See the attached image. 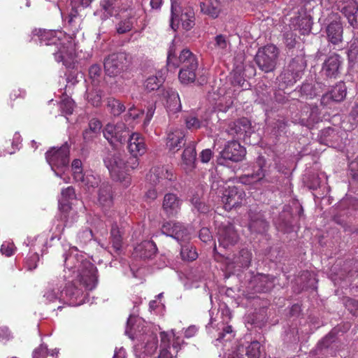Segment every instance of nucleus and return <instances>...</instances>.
I'll return each mask as SVG.
<instances>
[{
	"instance_id": "nucleus-1",
	"label": "nucleus",
	"mask_w": 358,
	"mask_h": 358,
	"mask_svg": "<svg viewBox=\"0 0 358 358\" xmlns=\"http://www.w3.org/2000/svg\"><path fill=\"white\" fill-rule=\"evenodd\" d=\"M64 264L69 269L78 268L77 279L66 285L64 293L71 303H76L86 290L93 289L97 283L96 267L87 260L79 262L76 255L68 254Z\"/></svg>"
},
{
	"instance_id": "nucleus-2",
	"label": "nucleus",
	"mask_w": 358,
	"mask_h": 358,
	"mask_svg": "<svg viewBox=\"0 0 358 358\" xmlns=\"http://www.w3.org/2000/svg\"><path fill=\"white\" fill-rule=\"evenodd\" d=\"M33 35L37 36L41 44L47 47L46 51L54 55L57 62H62L66 68L74 63L71 41L65 33L59 30L35 29Z\"/></svg>"
},
{
	"instance_id": "nucleus-3",
	"label": "nucleus",
	"mask_w": 358,
	"mask_h": 358,
	"mask_svg": "<svg viewBox=\"0 0 358 358\" xmlns=\"http://www.w3.org/2000/svg\"><path fill=\"white\" fill-rule=\"evenodd\" d=\"M198 65L196 56L189 49L182 50L179 56H177L174 45L169 47L166 66L169 70H175L181 66L178 73V79L182 83L189 84L195 81Z\"/></svg>"
},
{
	"instance_id": "nucleus-4",
	"label": "nucleus",
	"mask_w": 358,
	"mask_h": 358,
	"mask_svg": "<svg viewBox=\"0 0 358 358\" xmlns=\"http://www.w3.org/2000/svg\"><path fill=\"white\" fill-rule=\"evenodd\" d=\"M161 231L162 234L175 238L180 243V256L182 260L192 262L197 258L196 249L189 243H182L190 239L189 234L185 225L180 222H166L162 224Z\"/></svg>"
},
{
	"instance_id": "nucleus-5",
	"label": "nucleus",
	"mask_w": 358,
	"mask_h": 358,
	"mask_svg": "<svg viewBox=\"0 0 358 358\" xmlns=\"http://www.w3.org/2000/svg\"><path fill=\"white\" fill-rule=\"evenodd\" d=\"M104 164L113 180L122 183L125 187H128L131 184V177L126 172L125 161L122 154L119 152L108 153L104 159Z\"/></svg>"
},
{
	"instance_id": "nucleus-6",
	"label": "nucleus",
	"mask_w": 358,
	"mask_h": 358,
	"mask_svg": "<svg viewBox=\"0 0 358 358\" xmlns=\"http://www.w3.org/2000/svg\"><path fill=\"white\" fill-rule=\"evenodd\" d=\"M279 53V49L275 45H266L258 49L255 57V62L262 71L272 72L275 69Z\"/></svg>"
},
{
	"instance_id": "nucleus-7",
	"label": "nucleus",
	"mask_w": 358,
	"mask_h": 358,
	"mask_svg": "<svg viewBox=\"0 0 358 358\" xmlns=\"http://www.w3.org/2000/svg\"><path fill=\"white\" fill-rule=\"evenodd\" d=\"M171 24L172 28L175 22L178 24L180 22L182 27L186 31L190 30L195 25V14L194 9L190 7H185L181 8L176 0H171Z\"/></svg>"
},
{
	"instance_id": "nucleus-8",
	"label": "nucleus",
	"mask_w": 358,
	"mask_h": 358,
	"mask_svg": "<svg viewBox=\"0 0 358 358\" xmlns=\"http://www.w3.org/2000/svg\"><path fill=\"white\" fill-rule=\"evenodd\" d=\"M130 64L129 57L125 52L113 53L104 60L106 73L110 77H115L128 69Z\"/></svg>"
},
{
	"instance_id": "nucleus-9",
	"label": "nucleus",
	"mask_w": 358,
	"mask_h": 358,
	"mask_svg": "<svg viewBox=\"0 0 358 358\" xmlns=\"http://www.w3.org/2000/svg\"><path fill=\"white\" fill-rule=\"evenodd\" d=\"M46 160L52 169H63L69 164V148L65 144L59 148H52L45 154Z\"/></svg>"
},
{
	"instance_id": "nucleus-10",
	"label": "nucleus",
	"mask_w": 358,
	"mask_h": 358,
	"mask_svg": "<svg viewBox=\"0 0 358 358\" xmlns=\"http://www.w3.org/2000/svg\"><path fill=\"white\" fill-rule=\"evenodd\" d=\"M246 194L243 188L236 186H229L224 189L222 196V202L226 210L229 211L243 204Z\"/></svg>"
},
{
	"instance_id": "nucleus-11",
	"label": "nucleus",
	"mask_w": 358,
	"mask_h": 358,
	"mask_svg": "<svg viewBox=\"0 0 358 358\" xmlns=\"http://www.w3.org/2000/svg\"><path fill=\"white\" fill-rule=\"evenodd\" d=\"M103 134L111 145H115L116 143H124L129 136V129L123 122L106 124L103 130Z\"/></svg>"
},
{
	"instance_id": "nucleus-12",
	"label": "nucleus",
	"mask_w": 358,
	"mask_h": 358,
	"mask_svg": "<svg viewBox=\"0 0 358 358\" xmlns=\"http://www.w3.org/2000/svg\"><path fill=\"white\" fill-rule=\"evenodd\" d=\"M148 180L155 185H161L166 188L170 182L175 180L176 177L171 170L164 166L152 167L148 175Z\"/></svg>"
},
{
	"instance_id": "nucleus-13",
	"label": "nucleus",
	"mask_w": 358,
	"mask_h": 358,
	"mask_svg": "<svg viewBox=\"0 0 358 358\" xmlns=\"http://www.w3.org/2000/svg\"><path fill=\"white\" fill-rule=\"evenodd\" d=\"M329 17L332 19L326 28L328 41L334 45L339 44L343 41V27L338 13H331Z\"/></svg>"
},
{
	"instance_id": "nucleus-14",
	"label": "nucleus",
	"mask_w": 358,
	"mask_h": 358,
	"mask_svg": "<svg viewBox=\"0 0 358 358\" xmlns=\"http://www.w3.org/2000/svg\"><path fill=\"white\" fill-rule=\"evenodd\" d=\"M217 236L220 245L224 248L235 245L238 241V233L230 222L222 224L218 227Z\"/></svg>"
},
{
	"instance_id": "nucleus-15",
	"label": "nucleus",
	"mask_w": 358,
	"mask_h": 358,
	"mask_svg": "<svg viewBox=\"0 0 358 358\" xmlns=\"http://www.w3.org/2000/svg\"><path fill=\"white\" fill-rule=\"evenodd\" d=\"M181 160V167L186 173H192L196 169V152L194 141H191L185 146Z\"/></svg>"
},
{
	"instance_id": "nucleus-16",
	"label": "nucleus",
	"mask_w": 358,
	"mask_h": 358,
	"mask_svg": "<svg viewBox=\"0 0 358 358\" xmlns=\"http://www.w3.org/2000/svg\"><path fill=\"white\" fill-rule=\"evenodd\" d=\"M246 153L245 148L241 145L237 141H229L221 152L222 157L232 162L241 161Z\"/></svg>"
},
{
	"instance_id": "nucleus-17",
	"label": "nucleus",
	"mask_w": 358,
	"mask_h": 358,
	"mask_svg": "<svg viewBox=\"0 0 358 358\" xmlns=\"http://www.w3.org/2000/svg\"><path fill=\"white\" fill-rule=\"evenodd\" d=\"M275 277L270 274L258 273L254 276L252 283L255 292L266 293L274 287Z\"/></svg>"
},
{
	"instance_id": "nucleus-18",
	"label": "nucleus",
	"mask_w": 358,
	"mask_h": 358,
	"mask_svg": "<svg viewBox=\"0 0 358 358\" xmlns=\"http://www.w3.org/2000/svg\"><path fill=\"white\" fill-rule=\"evenodd\" d=\"M182 200L175 194L167 193L162 202V210L169 217L176 216L181 208Z\"/></svg>"
},
{
	"instance_id": "nucleus-19",
	"label": "nucleus",
	"mask_w": 358,
	"mask_h": 358,
	"mask_svg": "<svg viewBox=\"0 0 358 358\" xmlns=\"http://www.w3.org/2000/svg\"><path fill=\"white\" fill-rule=\"evenodd\" d=\"M320 120V110L317 106L306 105L302 109L299 124L310 127Z\"/></svg>"
},
{
	"instance_id": "nucleus-20",
	"label": "nucleus",
	"mask_w": 358,
	"mask_h": 358,
	"mask_svg": "<svg viewBox=\"0 0 358 358\" xmlns=\"http://www.w3.org/2000/svg\"><path fill=\"white\" fill-rule=\"evenodd\" d=\"M343 61L338 54L330 55L324 62L322 72L329 78H336L340 73Z\"/></svg>"
},
{
	"instance_id": "nucleus-21",
	"label": "nucleus",
	"mask_w": 358,
	"mask_h": 358,
	"mask_svg": "<svg viewBox=\"0 0 358 358\" xmlns=\"http://www.w3.org/2000/svg\"><path fill=\"white\" fill-rule=\"evenodd\" d=\"M127 148L133 156H142L146 152L147 148L144 137L139 133H132L129 136Z\"/></svg>"
},
{
	"instance_id": "nucleus-22",
	"label": "nucleus",
	"mask_w": 358,
	"mask_h": 358,
	"mask_svg": "<svg viewBox=\"0 0 358 358\" xmlns=\"http://www.w3.org/2000/svg\"><path fill=\"white\" fill-rule=\"evenodd\" d=\"M185 133L184 130L176 129L167 135L166 146L169 150L176 152L185 145Z\"/></svg>"
},
{
	"instance_id": "nucleus-23",
	"label": "nucleus",
	"mask_w": 358,
	"mask_h": 358,
	"mask_svg": "<svg viewBox=\"0 0 358 358\" xmlns=\"http://www.w3.org/2000/svg\"><path fill=\"white\" fill-rule=\"evenodd\" d=\"M250 121L247 117H241L236 121L229 122L227 132L229 135L234 136L235 135H242L250 133Z\"/></svg>"
},
{
	"instance_id": "nucleus-24",
	"label": "nucleus",
	"mask_w": 358,
	"mask_h": 358,
	"mask_svg": "<svg viewBox=\"0 0 358 358\" xmlns=\"http://www.w3.org/2000/svg\"><path fill=\"white\" fill-rule=\"evenodd\" d=\"M341 13L347 18L348 23L354 28H358V3L350 1L340 8Z\"/></svg>"
},
{
	"instance_id": "nucleus-25",
	"label": "nucleus",
	"mask_w": 358,
	"mask_h": 358,
	"mask_svg": "<svg viewBox=\"0 0 358 358\" xmlns=\"http://www.w3.org/2000/svg\"><path fill=\"white\" fill-rule=\"evenodd\" d=\"M238 182L245 185H254L258 182H268L265 179V171L263 169V165L258 163V169L254 171L251 174L241 175L238 178Z\"/></svg>"
},
{
	"instance_id": "nucleus-26",
	"label": "nucleus",
	"mask_w": 358,
	"mask_h": 358,
	"mask_svg": "<svg viewBox=\"0 0 358 358\" xmlns=\"http://www.w3.org/2000/svg\"><path fill=\"white\" fill-rule=\"evenodd\" d=\"M225 6L226 5L217 0H209L208 3L201 2L200 3L201 12L213 19L219 16Z\"/></svg>"
},
{
	"instance_id": "nucleus-27",
	"label": "nucleus",
	"mask_w": 358,
	"mask_h": 358,
	"mask_svg": "<svg viewBox=\"0 0 358 358\" xmlns=\"http://www.w3.org/2000/svg\"><path fill=\"white\" fill-rule=\"evenodd\" d=\"M225 6L226 5L217 0H209L208 3L201 2L200 3L201 12L213 19L219 16Z\"/></svg>"
},
{
	"instance_id": "nucleus-28",
	"label": "nucleus",
	"mask_w": 358,
	"mask_h": 358,
	"mask_svg": "<svg viewBox=\"0 0 358 358\" xmlns=\"http://www.w3.org/2000/svg\"><path fill=\"white\" fill-rule=\"evenodd\" d=\"M164 96L166 99V108L169 112L177 113L181 110L180 100L176 91L169 89L164 92Z\"/></svg>"
},
{
	"instance_id": "nucleus-29",
	"label": "nucleus",
	"mask_w": 358,
	"mask_h": 358,
	"mask_svg": "<svg viewBox=\"0 0 358 358\" xmlns=\"http://www.w3.org/2000/svg\"><path fill=\"white\" fill-rule=\"evenodd\" d=\"M250 221L249 227L251 231L257 233H264L268 231L269 227L268 222L265 220L263 215L258 213L254 215H250Z\"/></svg>"
},
{
	"instance_id": "nucleus-30",
	"label": "nucleus",
	"mask_w": 358,
	"mask_h": 358,
	"mask_svg": "<svg viewBox=\"0 0 358 358\" xmlns=\"http://www.w3.org/2000/svg\"><path fill=\"white\" fill-rule=\"evenodd\" d=\"M99 202L104 208H110L113 203L111 194V187L108 184H102L99 189Z\"/></svg>"
},
{
	"instance_id": "nucleus-31",
	"label": "nucleus",
	"mask_w": 358,
	"mask_h": 358,
	"mask_svg": "<svg viewBox=\"0 0 358 358\" xmlns=\"http://www.w3.org/2000/svg\"><path fill=\"white\" fill-rule=\"evenodd\" d=\"M65 25L73 33H76L78 31L80 27V17L78 10L75 8H72L69 13L63 17Z\"/></svg>"
},
{
	"instance_id": "nucleus-32",
	"label": "nucleus",
	"mask_w": 358,
	"mask_h": 358,
	"mask_svg": "<svg viewBox=\"0 0 358 358\" xmlns=\"http://www.w3.org/2000/svg\"><path fill=\"white\" fill-rule=\"evenodd\" d=\"M252 253L248 249H242L234 256L233 263L239 268H248L252 261Z\"/></svg>"
},
{
	"instance_id": "nucleus-33",
	"label": "nucleus",
	"mask_w": 358,
	"mask_h": 358,
	"mask_svg": "<svg viewBox=\"0 0 358 358\" xmlns=\"http://www.w3.org/2000/svg\"><path fill=\"white\" fill-rule=\"evenodd\" d=\"M103 91L99 87H94L86 93L87 102L94 107H99L102 104Z\"/></svg>"
},
{
	"instance_id": "nucleus-34",
	"label": "nucleus",
	"mask_w": 358,
	"mask_h": 358,
	"mask_svg": "<svg viewBox=\"0 0 358 358\" xmlns=\"http://www.w3.org/2000/svg\"><path fill=\"white\" fill-rule=\"evenodd\" d=\"M141 258H151L157 252L156 245L153 241H145L137 249Z\"/></svg>"
},
{
	"instance_id": "nucleus-35",
	"label": "nucleus",
	"mask_w": 358,
	"mask_h": 358,
	"mask_svg": "<svg viewBox=\"0 0 358 358\" xmlns=\"http://www.w3.org/2000/svg\"><path fill=\"white\" fill-rule=\"evenodd\" d=\"M110 242L115 252L119 253L122 247V236L117 224H113L111 227Z\"/></svg>"
},
{
	"instance_id": "nucleus-36",
	"label": "nucleus",
	"mask_w": 358,
	"mask_h": 358,
	"mask_svg": "<svg viewBox=\"0 0 358 358\" xmlns=\"http://www.w3.org/2000/svg\"><path fill=\"white\" fill-rule=\"evenodd\" d=\"M106 106L110 113L114 116H119L126 109L123 103L113 97H109L107 99Z\"/></svg>"
},
{
	"instance_id": "nucleus-37",
	"label": "nucleus",
	"mask_w": 358,
	"mask_h": 358,
	"mask_svg": "<svg viewBox=\"0 0 358 358\" xmlns=\"http://www.w3.org/2000/svg\"><path fill=\"white\" fill-rule=\"evenodd\" d=\"M347 88L344 83L341 82L336 84L329 92L331 93L334 102H341L346 96Z\"/></svg>"
},
{
	"instance_id": "nucleus-38",
	"label": "nucleus",
	"mask_w": 358,
	"mask_h": 358,
	"mask_svg": "<svg viewBox=\"0 0 358 358\" xmlns=\"http://www.w3.org/2000/svg\"><path fill=\"white\" fill-rule=\"evenodd\" d=\"M59 107L62 112L66 115H71L73 112L75 102L71 97L67 96L66 92L62 94Z\"/></svg>"
},
{
	"instance_id": "nucleus-39",
	"label": "nucleus",
	"mask_w": 358,
	"mask_h": 358,
	"mask_svg": "<svg viewBox=\"0 0 358 358\" xmlns=\"http://www.w3.org/2000/svg\"><path fill=\"white\" fill-rule=\"evenodd\" d=\"M281 80L286 86H292L301 78L300 70H297V72H291L288 70H285L280 75Z\"/></svg>"
},
{
	"instance_id": "nucleus-40",
	"label": "nucleus",
	"mask_w": 358,
	"mask_h": 358,
	"mask_svg": "<svg viewBox=\"0 0 358 358\" xmlns=\"http://www.w3.org/2000/svg\"><path fill=\"white\" fill-rule=\"evenodd\" d=\"M164 80L162 77L150 76L146 79L144 85L148 92L157 90L162 86Z\"/></svg>"
},
{
	"instance_id": "nucleus-41",
	"label": "nucleus",
	"mask_w": 358,
	"mask_h": 358,
	"mask_svg": "<svg viewBox=\"0 0 358 358\" xmlns=\"http://www.w3.org/2000/svg\"><path fill=\"white\" fill-rule=\"evenodd\" d=\"M88 73L93 85L98 84L102 75L101 66L96 64L92 65L89 69Z\"/></svg>"
},
{
	"instance_id": "nucleus-42",
	"label": "nucleus",
	"mask_w": 358,
	"mask_h": 358,
	"mask_svg": "<svg viewBox=\"0 0 358 358\" xmlns=\"http://www.w3.org/2000/svg\"><path fill=\"white\" fill-rule=\"evenodd\" d=\"M134 24L131 17L126 18L120 21L116 24V31L119 34H124L130 31L133 28Z\"/></svg>"
},
{
	"instance_id": "nucleus-43",
	"label": "nucleus",
	"mask_w": 358,
	"mask_h": 358,
	"mask_svg": "<svg viewBox=\"0 0 358 358\" xmlns=\"http://www.w3.org/2000/svg\"><path fill=\"white\" fill-rule=\"evenodd\" d=\"M184 120L187 129L191 131L197 130L203 126V122L194 115H187Z\"/></svg>"
},
{
	"instance_id": "nucleus-44",
	"label": "nucleus",
	"mask_w": 358,
	"mask_h": 358,
	"mask_svg": "<svg viewBox=\"0 0 358 358\" xmlns=\"http://www.w3.org/2000/svg\"><path fill=\"white\" fill-rule=\"evenodd\" d=\"M245 354L249 358H259L260 355V343L258 341L252 342L246 348Z\"/></svg>"
},
{
	"instance_id": "nucleus-45",
	"label": "nucleus",
	"mask_w": 358,
	"mask_h": 358,
	"mask_svg": "<svg viewBox=\"0 0 358 358\" xmlns=\"http://www.w3.org/2000/svg\"><path fill=\"white\" fill-rule=\"evenodd\" d=\"M191 203L197 211L201 213L206 214L210 211V206L202 202L198 196H194L191 199Z\"/></svg>"
},
{
	"instance_id": "nucleus-46",
	"label": "nucleus",
	"mask_w": 358,
	"mask_h": 358,
	"mask_svg": "<svg viewBox=\"0 0 358 358\" xmlns=\"http://www.w3.org/2000/svg\"><path fill=\"white\" fill-rule=\"evenodd\" d=\"M76 182H80L81 185L86 187L87 189L94 187L98 185V181L93 175H86L83 173V178L81 180H75Z\"/></svg>"
},
{
	"instance_id": "nucleus-47",
	"label": "nucleus",
	"mask_w": 358,
	"mask_h": 358,
	"mask_svg": "<svg viewBox=\"0 0 358 358\" xmlns=\"http://www.w3.org/2000/svg\"><path fill=\"white\" fill-rule=\"evenodd\" d=\"M71 167L74 180H81L83 178L81 160L78 159H74L71 164Z\"/></svg>"
},
{
	"instance_id": "nucleus-48",
	"label": "nucleus",
	"mask_w": 358,
	"mask_h": 358,
	"mask_svg": "<svg viewBox=\"0 0 358 358\" xmlns=\"http://www.w3.org/2000/svg\"><path fill=\"white\" fill-rule=\"evenodd\" d=\"M160 337V350H169L171 345L172 335H169L165 331H162L159 334Z\"/></svg>"
},
{
	"instance_id": "nucleus-49",
	"label": "nucleus",
	"mask_w": 358,
	"mask_h": 358,
	"mask_svg": "<svg viewBox=\"0 0 358 358\" xmlns=\"http://www.w3.org/2000/svg\"><path fill=\"white\" fill-rule=\"evenodd\" d=\"M299 27L302 34H306L309 33L312 28V22L310 17H301L299 21Z\"/></svg>"
},
{
	"instance_id": "nucleus-50",
	"label": "nucleus",
	"mask_w": 358,
	"mask_h": 358,
	"mask_svg": "<svg viewBox=\"0 0 358 358\" xmlns=\"http://www.w3.org/2000/svg\"><path fill=\"white\" fill-rule=\"evenodd\" d=\"M143 110H139L136 108L134 106L130 107L124 115L125 121H129L130 120H135L141 117L143 114Z\"/></svg>"
},
{
	"instance_id": "nucleus-51",
	"label": "nucleus",
	"mask_w": 358,
	"mask_h": 358,
	"mask_svg": "<svg viewBox=\"0 0 358 358\" xmlns=\"http://www.w3.org/2000/svg\"><path fill=\"white\" fill-rule=\"evenodd\" d=\"M156 110L155 103H150L146 108L145 117L143 123V127L146 128L150 123Z\"/></svg>"
},
{
	"instance_id": "nucleus-52",
	"label": "nucleus",
	"mask_w": 358,
	"mask_h": 358,
	"mask_svg": "<svg viewBox=\"0 0 358 358\" xmlns=\"http://www.w3.org/2000/svg\"><path fill=\"white\" fill-rule=\"evenodd\" d=\"M229 43L227 36L223 34H218L215 37V47L219 50H226Z\"/></svg>"
},
{
	"instance_id": "nucleus-53",
	"label": "nucleus",
	"mask_w": 358,
	"mask_h": 358,
	"mask_svg": "<svg viewBox=\"0 0 358 358\" xmlns=\"http://www.w3.org/2000/svg\"><path fill=\"white\" fill-rule=\"evenodd\" d=\"M62 198L60 200L68 201L73 200L76 198L75 189L73 187L69 186L62 191Z\"/></svg>"
},
{
	"instance_id": "nucleus-54",
	"label": "nucleus",
	"mask_w": 358,
	"mask_h": 358,
	"mask_svg": "<svg viewBox=\"0 0 358 358\" xmlns=\"http://www.w3.org/2000/svg\"><path fill=\"white\" fill-rule=\"evenodd\" d=\"M349 172L353 180H358V156L349 164Z\"/></svg>"
},
{
	"instance_id": "nucleus-55",
	"label": "nucleus",
	"mask_w": 358,
	"mask_h": 358,
	"mask_svg": "<svg viewBox=\"0 0 358 358\" xmlns=\"http://www.w3.org/2000/svg\"><path fill=\"white\" fill-rule=\"evenodd\" d=\"M138 156H133L130 157L129 159L125 162L126 166V172L129 173L130 170H134L136 169L139 164L138 162Z\"/></svg>"
},
{
	"instance_id": "nucleus-56",
	"label": "nucleus",
	"mask_w": 358,
	"mask_h": 358,
	"mask_svg": "<svg viewBox=\"0 0 358 358\" xmlns=\"http://www.w3.org/2000/svg\"><path fill=\"white\" fill-rule=\"evenodd\" d=\"M303 65L299 62V60L296 58L292 59L290 63L288 65L287 69L288 71L291 72H297V70H300V76H301V73L303 70Z\"/></svg>"
},
{
	"instance_id": "nucleus-57",
	"label": "nucleus",
	"mask_w": 358,
	"mask_h": 358,
	"mask_svg": "<svg viewBox=\"0 0 358 358\" xmlns=\"http://www.w3.org/2000/svg\"><path fill=\"white\" fill-rule=\"evenodd\" d=\"M157 348V339L152 337L151 341H148L145 346V352L148 355L153 354Z\"/></svg>"
},
{
	"instance_id": "nucleus-58",
	"label": "nucleus",
	"mask_w": 358,
	"mask_h": 358,
	"mask_svg": "<svg viewBox=\"0 0 358 358\" xmlns=\"http://www.w3.org/2000/svg\"><path fill=\"white\" fill-rule=\"evenodd\" d=\"M102 127V124L100 120L96 118H92L89 122V129L92 131L100 135L101 129Z\"/></svg>"
},
{
	"instance_id": "nucleus-59",
	"label": "nucleus",
	"mask_w": 358,
	"mask_h": 358,
	"mask_svg": "<svg viewBox=\"0 0 358 358\" xmlns=\"http://www.w3.org/2000/svg\"><path fill=\"white\" fill-rule=\"evenodd\" d=\"M48 350L45 345H41L33 352V358H46Z\"/></svg>"
},
{
	"instance_id": "nucleus-60",
	"label": "nucleus",
	"mask_w": 358,
	"mask_h": 358,
	"mask_svg": "<svg viewBox=\"0 0 358 358\" xmlns=\"http://www.w3.org/2000/svg\"><path fill=\"white\" fill-rule=\"evenodd\" d=\"M99 136L96 133L90 131L89 129H85L83 133V139L85 143H90L93 141Z\"/></svg>"
},
{
	"instance_id": "nucleus-61",
	"label": "nucleus",
	"mask_w": 358,
	"mask_h": 358,
	"mask_svg": "<svg viewBox=\"0 0 358 358\" xmlns=\"http://www.w3.org/2000/svg\"><path fill=\"white\" fill-rule=\"evenodd\" d=\"M183 343V339L179 336H176L174 334H172L171 346L173 349L176 350V354L178 352L179 350L180 349V345Z\"/></svg>"
},
{
	"instance_id": "nucleus-62",
	"label": "nucleus",
	"mask_w": 358,
	"mask_h": 358,
	"mask_svg": "<svg viewBox=\"0 0 358 358\" xmlns=\"http://www.w3.org/2000/svg\"><path fill=\"white\" fill-rule=\"evenodd\" d=\"M212 155L213 152L211 150L205 149L200 153L199 157L201 162L208 163L210 160Z\"/></svg>"
},
{
	"instance_id": "nucleus-63",
	"label": "nucleus",
	"mask_w": 358,
	"mask_h": 358,
	"mask_svg": "<svg viewBox=\"0 0 358 358\" xmlns=\"http://www.w3.org/2000/svg\"><path fill=\"white\" fill-rule=\"evenodd\" d=\"M59 208L63 213H68L71 210V206L69 201L59 200Z\"/></svg>"
},
{
	"instance_id": "nucleus-64",
	"label": "nucleus",
	"mask_w": 358,
	"mask_h": 358,
	"mask_svg": "<svg viewBox=\"0 0 358 358\" xmlns=\"http://www.w3.org/2000/svg\"><path fill=\"white\" fill-rule=\"evenodd\" d=\"M147 202H152L157 198V192L155 189H149L145 195Z\"/></svg>"
}]
</instances>
